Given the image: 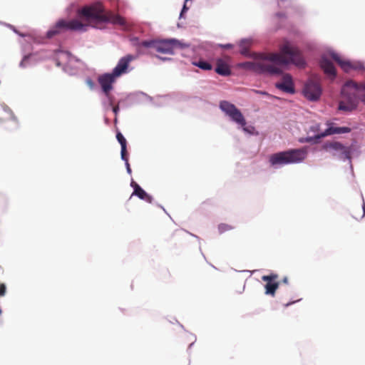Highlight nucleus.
I'll list each match as a JSON object with an SVG mask.
<instances>
[{
    "mask_svg": "<svg viewBox=\"0 0 365 365\" xmlns=\"http://www.w3.org/2000/svg\"><path fill=\"white\" fill-rule=\"evenodd\" d=\"M279 53H269L262 55L259 61L253 63H247V68L259 73L270 75L282 73V66L293 63L297 66H304L305 64L301 51L295 46L285 41L279 46Z\"/></svg>",
    "mask_w": 365,
    "mask_h": 365,
    "instance_id": "obj_1",
    "label": "nucleus"
},
{
    "mask_svg": "<svg viewBox=\"0 0 365 365\" xmlns=\"http://www.w3.org/2000/svg\"><path fill=\"white\" fill-rule=\"evenodd\" d=\"M364 83H357L352 80L347 81L341 88V101L339 109L344 111H352L358 106L359 100L365 104Z\"/></svg>",
    "mask_w": 365,
    "mask_h": 365,
    "instance_id": "obj_2",
    "label": "nucleus"
},
{
    "mask_svg": "<svg viewBox=\"0 0 365 365\" xmlns=\"http://www.w3.org/2000/svg\"><path fill=\"white\" fill-rule=\"evenodd\" d=\"M79 14L85 17L89 22H110L115 25H125L124 18L113 12H105L103 6L101 3H96L89 6L83 7L79 11Z\"/></svg>",
    "mask_w": 365,
    "mask_h": 365,
    "instance_id": "obj_3",
    "label": "nucleus"
},
{
    "mask_svg": "<svg viewBox=\"0 0 365 365\" xmlns=\"http://www.w3.org/2000/svg\"><path fill=\"white\" fill-rule=\"evenodd\" d=\"M307 157V150L305 148L289 149L278 152L269 156V163L272 166L285 165L288 164H297L303 162Z\"/></svg>",
    "mask_w": 365,
    "mask_h": 365,
    "instance_id": "obj_4",
    "label": "nucleus"
},
{
    "mask_svg": "<svg viewBox=\"0 0 365 365\" xmlns=\"http://www.w3.org/2000/svg\"><path fill=\"white\" fill-rule=\"evenodd\" d=\"M86 25L82 24L78 19L66 21L59 20L55 26H53L48 32L47 37L52 38L56 35L61 34L65 31H86Z\"/></svg>",
    "mask_w": 365,
    "mask_h": 365,
    "instance_id": "obj_5",
    "label": "nucleus"
},
{
    "mask_svg": "<svg viewBox=\"0 0 365 365\" xmlns=\"http://www.w3.org/2000/svg\"><path fill=\"white\" fill-rule=\"evenodd\" d=\"M189 47V44L181 42L175 38L157 40L156 51L166 54H173L175 50L182 49Z\"/></svg>",
    "mask_w": 365,
    "mask_h": 365,
    "instance_id": "obj_6",
    "label": "nucleus"
},
{
    "mask_svg": "<svg viewBox=\"0 0 365 365\" xmlns=\"http://www.w3.org/2000/svg\"><path fill=\"white\" fill-rule=\"evenodd\" d=\"M220 108L233 121L243 127L244 130H247V128H245L246 120L243 115L234 104L227 101H222L220 103Z\"/></svg>",
    "mask_w": 365,
    "mask_h": 365,
    "instance_id": "obj_7",
    "label": "nucleus"
},
{
    "mask_svg": "<svg viewBox=\"0 0 365 365\" xmlns=\"http://www.w3.org/2000/svg\"><path fill=\"white\" fill-rule=\"evenodd\" d=\"M324 149L327 151H334V155H338L343 160H349L351 158V149L349 147L343 145L339 142L327 143L324 145Z\"/></svg>",
    "mask_w": 365,
    "mask_h": 365,
    "instance_id": "obj_8",
    "label": "nucleus"
},
{
    "mask_svg": "<svg viewBox=\"0 0 365 365\" xmlns=\"http://www.w3.org/2000/svg\"><path fill=\"white\" fill-rule=\"evenodd\" d=\"M117 77L111 73H105L98 77V81L101 86L102 91L106 96L109 99L110 105L113 104L110 91L113 89V83L115 81Z\"/></svg>",
    "mask_w": 365,
    "mask_h": 365,
    "instance_id": "obj_9",
    "label": "nucleus"
},
{
    "mask_svg": "<svg viewBox=\"0 0 365 365\" xmlns=\"http://www.w3.org/2000/svg\"><path fill=\"white\" fill-rule=\"evenodd\" d=\"M303 93L304 96L309 101H317L322 94V88L319 83L309 80L304 88Z\"/></svg>",
    "mask_w": 365,
    "mask_h": 365,
    "instance_id": "obj_10",
    "label": "nucleus"
},
{
    "mask_svg": "<svg viewBox=\"0 0 365 365\" xmlns=\"http://www.w3.org/2000/svg\"><path fill=\"white\" fill-rule=\"evenodd\" d=\"M331 56L346 73H349L351 70H362V69H364V66L361 63L344 61L336 53H331Z\"/></svg>",
    "mask_w": 365,
    "mask_h": 365,
    "instance_id": "obj_11",
    "label": "nucleus"
},
{
    "mask_svg": "<svg viewBox=\"0 0 365 365\" xmlns=\"http://www.w3.org/2000/svg\"><path fill=\"white\" fill-rule=\"evenodd\" d=\"M278 279V275L276 274H271L269 275H264L262 277V279L266 282L264 285L265 294L274 297L277 289L279 287V282H276Z\"/></svg>",
    "mask_w": 365,
    "mask_h": 365,
    "instance_id": "obj_12",
    "label": "nucleus"
},
{
    "mask_svg": "<svg viewBox=\"0 0 365 365\" xmlns=\"http://www.w3.org/2000/svg\"><path fill=\"white\" fill-rule=\"evenodd\" d=\"M275 87L287 93L293 94L295 92L292 77L289 73L283 74L281 81L276 83Z\"/></svg>",
    "mask_w": 365,
    "mask_h": 365,
    "instance_id": "obj_13",
    "label": "nucleus"
},
{
    "mask_svg": "<svg viewBox=\"0 0 365 365\" xmlns=\"http://www.w3.org/2000/svg\"><path fill=\"white\" fill-rule=\"evenodd\" d=\"M135 58V56L128 54L122 57L118 62V64L113 70V73L116 77L121 76L127 72L129 63Z\"/></svg>",
    "mask_w": 365,
    "mask_h": 365,
    "instance_id": "obj_14",
    "label": "nucleus"
},
{
    "mask_svg": "<svg viewBox=\"0 0 365 365\" xmlns=\"http://www.w3.org/2000/svg\"><path fill=\"white\" fill-rule=\"evenodd\" d=\"M351 131V129L348 127H329L325 131L321 134L315 135L314 138L309 137L307 138L304 140L305 142L310 143L313 139L319 140L322 138H324L327 135H333V134H341V133H347Z\"/></svg>",
    "mask_w": 365,
    "mask_h": 365,
    "instance_id": "obj_15",
    "label": "nucleus"
},
{
    "mask_svg": "<svg viewBox=\"0 0 365 365\" xmlns=\"http://www.w3.org/2000/svg\"><path fill=\"white\" fill-rule=\"evenodd\" d=\"M230 58L225 56L224 58H217L216 60L215 72L222 76H228L231 74V69L229 66Z\"/></svg>",
    "mask_w": 365,
    "mask_h": 365,
    "instance_id": "obj_16",
    "label": "nucleus"
},
{
    "mask_svg": "<svg viewBox=\"0 0 365 365\" xmlns=\"http://www.w3.org/2000/svg\"><path fill=\"white\" fill-rule=\"evenodd\" d=\"M320 66L324 72L330 78H334L336 73L332 62L327 58H322L320 61Z\"/></svg>",
    "mask_w": 365,
    "mask_h": 365,
    "instance_id": "obj_17",
    "label": "nucleus"
},
{
    "mask_svg": "<svg viewBox=\"0 0 365 365\" xmlns=\"http://www.w3.org/2000/svg\"><path fill=\"white\" fill-rule=\"evenodd\" d=\"M131 186L133 187L134 191L132 195H136L140 199L146 201L147 202L151 203L153 201V197L150 195H148L143 189L140 187V186L137 184L135 182H131Z\"/></svg>",
    "mask_w": 365,
    "mask_h": 365,
    "instance_id": "obj_18",
    "label": "nucleus"
},
{
    "mask_svg": "<svg viewBox=\"0 0 365 365\" xmlns=\"http://www.w3.org/2000/svg\"><path fill=\"white\" fill-rule=\"evenodd\" d=\"M6 120H14L17 122V119L14 115L11 110L9 108H4L2 112L0 113V122H4Z\"/></svg>",
    "mask_w": 365,
    "mask_h": 365,
    "instance_id": "obj_19",
    "label": "nucleus"
},
{
    "mask_svg": "<svg viewBox=\"0 0 365 365\" xmlns=\"http://www.w3.org/2000/svg\"><path fill=\"white\" fill-rule=\"evenodd\" d=\"M185 235L184 231L181 230H176L172 232L168 238V241L175 240V242H180L182 240V237Z\"/></svg>",
    "mask_w": 365,
    "mask_h": 365,
    "instance_id": "obj_20",
    "label": "nucleus"
},
{
    "mask_svg": "<svg viewBox=\"0 0 365 365\" xmlns=\"http://www.w3.org/2000/svg\"><path fill=\"white\" fill-rule=\"evenodd\" d=\"M193 65H195L205 71H210L212 68V66L210 63H209L207 61H199L198 62H193Z\"/></svg>",
    "mask_w": 365,
    "mask_h": 365,
    "instance_id": "obj_21",
    "label": "nucleus"
},
{
    "mask_svg": "<svg viewBox=\"0 0 365 365\" xmlns=\"http://www.w3.org/2000/svg\"><path fill=\"white\" fill-rule=\"evenodd\" d=\"M234 227H232V225L225 223H221L218 225V230L220 234L230 231Z\"/></svg>",
    "mask_w": 365,
    "mask_h": 365,
    "instance_id": "obj_22",
    "label": "nucleus"
},
{
    "mask_svg": "<svg viewBox=\"0 0 365 365\" xmlns=\"http://www.w3.org/2000/svg\"><path fill=\"white\" fill-rule=\"evenodd\" d=\"M156 41L157 40L143 41L139 43V46L155 49Z\"/></svg>",
    "mask_w": 365,
    "mask_h": 365,
    "instance_id": "obj_23",
    "label": "nucleus"
},
{
    "mask_svg": "<svg viewBox=\"0 0 365 365\" xmlns=\"http://www.w3.org/2000/svg\"><path fill=\"white\" fill-rule=\"evenodd\" d=\"M116 138H117L118 143L120 144L121 148L126 147L127 141L120 132L117 133Z\"/></svg>",
    "mask_w": 365,
    "mask_h": 365,
    "instance_id": "obj_24",
    "label": "nucleus"
},
{
    "mask_svg": "<svg viewBox=\"0 0 365 365\" xmlns=\"http://www.w3.org/2000/svg\"><path fill=\"white\" fill-rule=\"evenodd\" d=\"M120 155H121V158H122L123 160H124L125 162H127L128 160V156H127V148H126V147H122L121 148Z\"/></svg>",
    "mask_w": 365,
    "mask_h": 365,
    "instance_id": "obj_25",
    "label": "nucleus"
},
{
    "mask_svg": "<svg viewBox=\"0 0 365 365\" xmlns=\"http://www.w3.org/2000/svg\"><path fill=\"white\" fill-rule=\"evenodd\" d=\"M6 291V285L3 283L0 284V297L5 295Z\"/></svg>",
    "mask_w": 365,
    "mask_h": 365,
    "instance_id": "obj_26",
    "label": "nucleus"
},
{
    "mask_svg": "<svg viewBox=\"0 0 365 365\" xmlns=\"http://www.w3.org/2000/svg\"><path fill=\"white\" fill-rule=\"evenodd\" d=\"M29 56H25L21 61L20 62V66L21 67H25L27 64V62L29 61Z\"/></svg>",
    "mask_w": 365,
    "mask_h": 365,
    "instance_id": "obj_27",
    "label": "nucleus"
},
{
    "mask_svg": "<svg viewBox=\"0 0 365 365\" xmlns=\"http://www.w3.org/2000/svg\"><path fill=\"white\" fill-rule=\"evenodd\" d=\"M125 165H126V168H127V171L128 173H131V169H130V164L128 163V160L127 162H125Z\"/></svg>",
    "mask_w": 365,
    "mask_h": 365,
    "instance_id": "obj_28",
    "label": "nucleus"
},
{
    "mask_svg": "<svg viewBox=\"0 0 365 365\" xmlns=\"http://www.w3.org/2000/svg\"><path fill=\"white\" fill-rule=\"evenodd\" d=\"M118 110H119V106H114V107L113 108V113H115V114H117V113H118Z\"/></svg>",
    "mask_w": 365,
    "mask_h": 365,
    "instance_id": "obj_29",
    "label": "nucleus"
},
{
    "mask_svg": "<svg viewBox=\"0 0 365 365\" xmlns=\"http://www.w3.org/2000/svg\"><path fill=\"white\" fill-rule=\"evenodd\" d=\"M87 83L90 86V87H91V88H93V81H92L91 80H90V79H89V80H88V81H87Z\"/></svg>",
    "mask_w": 365,
    "mask_h": 365,
    "instance_id": "obj_30",
    "label": "nucleus"
},
{
    "mask_svg": "<svg viewBox=\"0 0 365 365\" xmlns=\"http://www.w3.org/2000/svg\"><path fill=\"white\" fill-rule=\"evenodd\" d=\"M187 6H186V5H185V4H184V6H183L182 10V11H181L180 16H182V13H183L184 11H187Z\"/></svg>",
    "mask_w": 365,
    "mask_h": 365,
    "instance_id": "obj_31",
    "label": "nucleus"
},
{
    "mask_svg": "<svg viewBox=\"0 0 365 365\" xmlns=\"http://www.w3.org/2000/svg\"><path fill=\"white\" fill-rule=\"evenodd\" d=\"M244 44H246V45H247V44H249V42H248L247 41H245V40L242 41H241V43H240V46H244Z\"/></svg>",
    "mask_w": 365,
    "mask_h": 365,
    "instance_id": "obj_32",
    "label": "nucleus"
},
{
    "mask_svg": "<svg viewBox=\"0 0 365 365\" xmlns=\"http://www.w3.org/2000/svg\"><path fill=\"white\" fill-rule=\"evenodd\" d=\"M222 47L225 48H232V45L231 44H226V45H223Z\"/></svg>",
    "mask_w": 365,
    "mask_h": 365,
    "instance_id": "obj_33",
    "label": "nucleus"
},
{
    "mask_svg": "<svg viewBox=\"0 0 365 365\" xmlns=\"http://www.w3.org/2000/svg\"><path fill=\"white\" fill-rule=\"evenodd\" d=\"M297 300H296V302H297ZM294 302H295V301L292 302H289V303L286 304H285V306H286V307H288V306H289L290 304H293V303H294Z\"/></svg>",
    "mask_w": 365,
    "mask_h": 365,
    "instance_id": "obj_34",
    "label": "nucleus"
},
{
    "mask_svg": "<svg viewBox=\"0 0 365 365\" xmlns=\"http://www.w3.org/2000/svg\"><path fill=\"white\" fill-rule=\"evenodd\" d=\"M256 92L261 93V94L267 95V93L266 92H262V91H256Z\"/></svg>",
    "mask_w": 365,
    "mask_h": 365,
    "instance_id": "obj_35",
    "label": "nucleus"
},
{
    "mask_svg": "<svg viewBox=\"0 0 365 365\" xmlns=\"http://www.w3.org/2000/svg\"><path fill=\"white\" fill-rule=\"evenodd\" d=\"M283 282L287 284L288 282L287 278L284 277V279H283Z\"/></svg>",
    "mask_w": 365,
    "mask_h": 365,
    "instance_id": "obj_36",
    "label": "nucleus"
},
{
    "mask_svg": "<svg viewBox=\"0 0 365 365\" xmlns=\"http://www.w3.org/2000/svg\"><path fill=\"white\" fill-rule=\"evenodd\" d=\"M363 210H364V215H363V216H364L365 215V204H364Z\"/></svg>",
    "mask_w": 365,
    "mask_h": 365,
    "instance_id": "obj_37",
    "label": "nucleus"
},
{
    "mask_svg": "<svg viewBox=\"0 0 365 365\" xmlns=\"http://www.w3.org/2000/svg\"><path fill=\"white\" fill-rule=\"evenodd\" d=\"M158 58H159L160 59H162V60H165V58H163L162 57H159L158 56Z\"/></svg>",
    "mask_w": 365,
    "mask_h": 365,
    "instance_id": "obj_38",
    "label": "nucleus"
},
{
    "mask_svg": "<svg viewBox=\"0 0 365 365\" xmlns=\"http://www.w3.org/2000/svg\"><path fill=\"white\" fill-rule=\"evenodd\" d=\"M242 53H245V51H242L241 52Z\"/></svg>",
    "mask_w": 365,
    "mask_h": 365,
    "instance_id": "obj_39",
    "label": "nucleus"
},
{
    "mask_svg": "<svg viewBox=\"0 0 365 365\" xmlns=\"http://www.w3.org/2000/svg\"><path fill=\"white\" fill-rule=\"evenodd\" d=\"M2 313V310L0 309V314H1Z\"/></svg>",
    "mask_w": 365,
    "mask_h": 365,
    "instance_id": "obj_40",
    "label": "nucleus"
}]
</instances>
